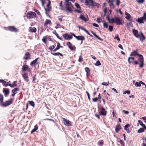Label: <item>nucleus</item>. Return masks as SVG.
<instances>
[{"label":"nucleus","mask_w":146,"mask_h":146,"mask_svg":"<svg viewBox=\"0 0 146 146\" xmlns=\"http://www.w3.org/2000/svg\"><path fill=\"white\" fill-rule=\"evenodd\" d=\"M61 46L60 43L59 42H58L57 43V45L56 48L58 49H59L60 48Z\"/></svg>","instance_id":"55"},{"label":"nucleus","mask_w":146,"mask_h":146,"mask_svg":"<svg viewBox=\"0 0 146 146\" xmlns=\"http://www.w3.org/2000/svg\"><path fill=\"white\" fill-rule=\"evenodd\" d=\"M9 86L11 88H13L14 87L16 86H17V81H14L13 82L12 84H9Z\"/></svg>","instance_id":"28"},{"label":"nucleus","mask_w":146,"mask_h":146,"mask_svg":"<svg viewBox=\"0 0 146 146\" xmlns=\"http://www.w3.org/2000/svg\"><path fill=\"white\" fill-rule=\"evenodd\" d=\"M98 98L97 97H96L95 98H93L92 100L94 102H96L98 101Z\"/></svg>","instance_id":"64"},{"label":"nucleus","mask_w":146,"mask_h":146,"mask_svg":"<svg viewBox=\"0 0 146 146\" xmlns=\"http://www.w3.org/2000/svg\"><path fill=\"white\" fill-rule=\"evenodd\" d=\"M120 142L121 145V146H124L125 143L123 142V141L120 140Z\"/></svg>","instance_id":"63"},{"label":"nucleus","mask_w":146,"mask_h":146,"mask_svg":"<svg viewBox=\"0 0 146 146\" xmlns=\"http://www.w3.org/2000/svg\"><path fill=\"white\" fill-rule=\"evenodd\" d=\"M146 20V13L145 12L143 14V17L138 18L136 21L139 23L141 24L144 23V21Z\"/></svg>","instance_id":"2"},{"label":"nucleus","mask_w":146,"mask_h":146,"mask_svg":"<svg viewBox=\"0 0 146 146\" xmlns=\"http://www.w3.org/2000/svg\"><path fill=\"white\" fill-rule=\"evenodd\" d=\"M91 32L92 33V34L98 39L99 40L101 41H102L103 40L102 38L99 37L98 35H96V33H94L93 31H92Z\"/></svg>","instance_id":"37"},{"label":"nucleus","mask_w":146,"mask_h":146,"mask_svg":"<svg viewBox=\"0 0 146 146\" xmlns=\"http://www.w3.org/2000/svg\"><path fill=\"white\" fill-rule=\"evenodd\" d=\"M3 92L5 93V96H7L9 93V89L7 90L4 89L3 90Z\"/></svg>","instance_id":"31"},{"label":"nucleus","mask_w":146,"mask_h":146,"mask_svg":"<svg viewBox=\"0 0 146 146\" xmlns=\"http://www.w3.org/2000/svg\"><path fill=\"white\" fill-rule=\"evenodd\" d=\"M51 23L52 22L51 20L46 19L44 23V27L46 28H47L48 27L47 26L49 24L50 25L51 24Z\"/></svg>","instance_id":"20"},{"label":"nucleus","mask_w":146,"mask_h":146,"mask_svg":"<svg viewBox=\"0 0 146 146\" xmlns=\"http://www.w3.org/2000/svg\"><path fill=\"white\" fill-rule=\"evenodd\" d=\"M92 3V7H94V8H99L100 6V5L99 4L96 3L93 1Z\"/></svg>","instance_id":"18"},{"label":"nucleus","mask_w":146,"mask_h":146,"mask_svg":"<svg viewBox=\"0 0 146 146\" xmlns=\"http://www.w3.org/2000/svg\"><path fill=\"white\" fill-rule=\"evenodd\" d=\"M34 11L35 12H36L38 15H41V14L40 13V12L38 10H37L35 9H34Z\"/></svg>","instance_id":"57"},{"label":"nucleus","mask_w":146,"mask_h":146,"mask_svg":"<svg viewBox=\"0 0 146 146\" xmlns=\"http://www.w3.org/2000/svg\"><path fill=\"white\" fill-rule=\"evenodd\" d=\"M55 46L54 45L50 46L49 47V49L50 51H52L55 48Z\"/></svg>","instance_id":"52"},{"label":"nucleus","mask_w":146,"mask_h":146,"mask_svg":"<svg viewBox=\"0 0 146 146\" xmlns=\"http://www.w3.org/2000/svg\"><path fill=\"white\" fill-rule=\"evenodd\" d=\"M62 36L66 40L71 39L73 38L72 35H69L68 33H66L63 34Z\"/></svg>","instance_id":"10"},{"label":"nucleus","mask_w":146,"mask_h":146,"mask_svg":"<svg viewBox=\"0 0 146 146\" xmlns=\"http://www.w3.org/2000/svg\"><path fill=\"white\" fill-rule=\"evenodd\" d=\"M66 44L71 50H73L74 48L72 46V44L70 42H68L66 43Z\"/></svg>","instance_id":"25"},{"label":"nucleus","mask_w":146,"mask_h":146,"mask_svg":"<svg viewBox=\"0 0 146 146\" xmlns=\"http://www.w3.org/2000/svg\"><path fill=\"white\" fill-rule=\"evenodd\" d=\"M79 28H81L82 29V30H83L84 31L87 33V34L88 35H89L91 37H93V36L92 35H91L90 34V33L87 30L83 28L82 27H79Z\"/></svg>","instance_id":"36"},{"label":"nucleus","mask_w":146,"mask_h":146,"mask_svg":"<svg viewBox=\"0 0 146 146\" xmlns=\"http://www.w3.org/2000/svg\"><path fill=\"white\" fill-rule=\"evenodd\" d=\"M133 32L134 36L137 38H138L140 36V35L139 34L138 31L137 30L133 29Z\"/></svg>","instance_id":"24"},{"label":"nucleus","mask_w":146,"mask_h":146,"mask_svg":"<svg viewBox=\"0 0 146 146\" xmlns=\"http://www.w3.org/2000/svg\"><path fill=\"white\" fill-rule=\"evenodd\" d=\"M79 18L82 20L86 22L87 21L86 19V17L82 15H81L79 17Z\"/></svg>","instance_id":"38"},{"label":"nucleus","mask_w":146,"mask_h":146,"mask_svg":"<svg viewBox=\"0 0 146 146\" xmlns=\"http://www.w3.org/2000/svg\"><path fill=\"white\" fill-rule=\"evenodd\" d=\"M42 41L45 43H46V42L47 41V37L46 36H44L42 39Z\"/></svg>","instance_id":"47"},{"label":"nucleus","mask_w":146,"mask_h":146,"mask_svg":"<svg viewBox=\"0 0 146 146\" xmlns=\"http://www.w3.org/2000/svg\"><path fill=\"white\" fill-rule=\"evenodd\" d=\"M70 33L72 35L74 36L78 40H85V37L83 36H76L74 33Z\"/></svg>","instance_id":"9"},{"label":"nucleus","mask_w":146,"mask_h":146,"mask_svg":"<svg viewBox=\"0 0 146 146\" xmlns=\"http://www.w3.org/2000/svg\"><path fill=\"white\" fill-rule=\"evenodd\" d=\"M55 27L56 29H57L58 28H61V26L60 24L57 23L56 24V26Z\"/></svg>","instance_id":"50"},{"label":"nucleus","mask_w":146,"mask_h":146,"mask_svg":"<svg viewBox=\"0 0 146 146\" xmlns=\"http://www.w3.org/2000/svg\"><path fill=\"white\" fill-rule=\"evenodd\" d=\"M130 125L127 124L125 125L124 127V129L128 133H130V131L128 127L130 126Z\"/></svg>","instance_id":"27"},{"label":"nucleus","mask_w":146,"mask_h":146,"mask_svg":"<svg viewBox=\"0 0 146 146\" xmlns=\"http://www.w3.org/2000/svg\"><path fill=\"white\" fill-rule=\"evenodd\" d=\"M138 122L139 123V124L141 125L143 127L145 126V125L144 124H143L142 122L141 121V120H139Z\"/></svg>","instance_id":"48"},{"label":"nucleus","mask_w":146,"mask_h":146,"mask_svg":"<svg viewBox=\"0 0 146 146\" xmlns=\"http://www.w3.org/2000/svg\"><path fill=\"white\" fill-rule=\"evenodd\" d=\"M115 1L114 0H111V1L110 3H109L110 7L111 9H114V5L113 3V2Z\"/></svg>","instance_id":"30"},{"label":"nucleus","mask_w":146,"mask_h":146,"mask_svg":"<svg viewBox=\"0 0 146 146\" xmlns=\"http://www.w3.org/2000/svg\"><path fill=\"white\" fill-rule=\"evenodd\" d=\"M135 85L136 87H140L141 86V84L139 82H136Z\"/></svg>","instance_id":"49"},{"label":"nucleus","mask_w":146,"mask_h":146,"mask_svg":"<svg viewBox=\"0 0 146 146\" xmlns=\"http://www.w3.org/2000/svg\"><path fill=\"white\" fill-rule=\"evenodd\" d=\"M62 119L65 125L67 126L71 125V122L70 121L64 118H63Z\"/></svg>","instance_id":"12"},{"label":"nucleus","mask_w":146,"mask_h":146,"mask_svg":"<svg viewBox=\"0 0 146 146\" xmlns=\"http://www.w3.org/2000/svg\"><path fill=\"white\" fill-rule=\"evenodd\" d=\"M96 66H98L101 65V64L99 60L97 61L95 64Z\"/></svg>","instance_id":"51"},{"label":"nucleus","mask_w":146,"mask_h":146,"mask_svg":"<svg viewBox=\"0 0 146 146\" xmlns=\"http://www.w3.org/2000/svg\"><path fill=\"white\" fill-rule=\"evenodd\" d=\"M144 131V129L143 128H141L138 129L137 132L138 133H141Z\"/></svg>","instance_id":"44"},{"label":"nucleus","mask_w":146,"mask_h":146,"mask_svg":"<svg viewBox=\"0 0 146 146\" xmlns=\"http://www.w3.org/2000/svg\"><path fill=\"white\" fill-rule=\"evenodd\" d=\"M103 26L104 28H108V23L106 21H103Z\"/></svg>","instance_id":"43"},{"label":"nucleus","mask_w":146,"mask_h":146,"mask_svg":"<svg viewBox=\"0 0 146 146\" xmlns=\"http://www.w3.org/2000/svg\"><path fill=\"white\" fill-rule=\"evenodd\" d=\"M75 6L77 8L80 9H81V7L79 4L77 3H76L75 4Z\"/></svg>","instance_id":"53"},{"label":"nucleus","mask_w":146,"mask_h":146,"mask_svg":"<svg viewBox=\"0 0 146 146\" xmlns=\"http://www.w3.org/2000/svg\"><path fill=\"white\" fill-rule=\"evenodd\" d=\"M138 60L140 62V63L139 64V67L140 68H142L144 66V59L143 56L139 54V55Z\"/></svg>","instance_id":"5"},{"label":"nucleus","mask_w":146,"mask_h":146,"mask_svg":"<svg viewBox=\"0 0 146 146\" xmlns=\"http://www.w3.org/2000/svg\"><path fill=\"white\" fill-rule=\"evenodd\" d=\"M123 94H129L130 93V92L129 90L124 91H123Z\"/></svg>","instance_id":"46"},{"label":"nucleus","mask_w":146,"mask_h":146,"mask_svg":"<svg viewBox=\"0 0 146 146\" xmlns=\"http://www.w3.org/2000/svg\"><path fill=\"white\" fill-rule=\"evenodd\" d=\"M22 76L25 81L27 82H28L29 81L27 73H25L23 74L22 75Z\"/></svg>","instance_id":"19"},{"label":"nucleus","mask_w":146,"mask_h":146,"mask_svg":"<svg viewBox=\"0 0 146 146\" xmlns=\"http://www.w3.org/2000/svg\"><path fill=\"white\" fill-rule=\"evenodd\" d=\"M50 1H49V2L47 4V8H50L51 9V7L50 6Z\"/></svg>","instance_id":"56"},{"label":"nucleus","mask_w":146,"mask_h":146,"mask_svg":"<svg viewBox=\"0 0 146 146\" xmlns=\"http://www.w3.org/2000/svg\"><path fill=\"white\" fill-rule=\"evenodd\" d=\"M107 82V83H106L105 82H104L102 83V85L106 86H108L109 82Z\"/></svg>","instance_id":"60"},{"label":"nucleus","mask_w":146,"mask_h":146,"mask_svg":"<svg viewBox=\"0 0 146 146\" xmlns=\"http://www.w3.org/2000/svg\"><path fill=\"white\" fill-rule=\"evenodd\" d=\"M107 18L110 23H115V18H112L111 19H110L109 17L108 16L107 17Z\"/></svg>","instance_id":"22"},{"label":"nucleus","mask_w":146,"mask_h":146,"mask_svg":"<svg viewBox=\"0 0 146 146\" xmlns=\"http://www.w3.org/2000/svg\"><path fill=\"white\" fill-rule=\"evenodd\" d=\"M29 104L33 107H34L35 106V104L34 102L33 101H29Z\"/></svg>","instance_id":"45"},{"label":"nucleus","mask_w":146,"mask_h":146,"mask_svg":"<svg viewBox=\"0 0 146 146\" xmlns=\"http://www.w3.org/2000/svg\"><path fill=\"white\" fill-rule=\"evenodd\" d=\"M141 36H139V38H140V40L142 42H143V40H145V37L143 35V33L141 32Z\"/></svg>","instance_id":"32"},{"label":"nucleus","mask_w":146,"mask_h":146,"mask_svg":"<svg viewBox=\"0 0 146 146\" xmlns=\"http://www.w3.org/2000/svg\"><path fill=\"white\" fill-rule=\"evenodd\" d=\"M3 96L1 94H0V102L1 104H3Z\"/></svg>","instance_id":"42"},{"label":"nucleus","mask_w":146,"mask_h":146,"mask_svg":"<svg viewBox=\"0 0 146 146\" xmlns=\"http://www.w3.org/2000/svg\"><path fill=\"white\" fill-rule=\"evenodd\" d=\"M93 0H85V5L87 6H92Z\"/></svg>","instance_id":"15"},{"label":"nucleus","mask_w":146,"mask_h":146,"mask_svg":"<svg viewBox=\"0 0 146 146\" xmlns=\"http://www.w3.org/2000/svg\"><path fill=\"white\" fill-rule=\"evenodd\" d=\"M19 90V89L18 88H15L12 90V96H15V94L17 93V91Z\"/></svg>","instance_id":"17"},{"label":"nucleus","mask_w":146,"mask_h":146,"mask_svg":"<svg viewBox=\"0 0 146 146\" xmlns=\"http://www.w3.org/2000/svg\"><path fill=\"white\" fill-rule=\"evenodd\" d=\"M114 39L117 40L118 41H119L120 40V39L119 37V35H117L114 38Z\"/></svg>","instance_id":"54"},{"label":"nucleus","mask_w":146,"mask_h":146,"mask_svg":"<svg viewBox=\"0 0 146 146\" xmlns=\"http://www.w3.org/2000/svg\"><path fill=\"white\" fill-rule=\"evenodd\" d=\"M53 33L55 34V35H56V36H57V37L60 39L61 40H62V37H60L58 34L56 33V31L55 30H54L53 32Z\"/></svg>","instance_id":"40"},{"label":"nucleus","mask_w":146,"mask_h":146,"mask_svg":"<svg viewBox=\"0 0 146 146\" xmlns=\"http://www.w3.org/2000/svg\"><path fill=\"white\" fill-rule=\"evenodd\" d=\"M122 21L119 18L117 17H115V23L117 25H122V23L121 22Z\"/></svg>","instance_id":"11"},{"label":"nucleus","mask_w":146,"mask_h":146,"mask_svg":"<svg viewBox=\"0 0 146 146\" xmlns=\"http://www.w3.org/2000/svg\"><path fill=\"white\" fill-rule=\"evenodd\" d=\"M13 99L11 98L9 100L6 101L5 103H4L3 102V104H2V105L5 107L8 106L13 104Z\"/></svg>","instance_id":"8"},{"label":"nucleus","mask_w":146,"mask_h":146,"mask_svg":"<svg viewBox=\"0 0 146 146\" xmlns=\"http://www.w3.org/2000/svg\"><path fill=\"white\" fill-rule=\"evenodd\" d=\"M39 58L38 57L34 60L32 61L30 63V65L31 66H35V65L38 64L37 61Z\"/></svg>","instance_id":"13"},{"label":"nucleus","mask_w":146,"mask_h":146,"mask_svg":"<svg viewBox=\"0 0 146 146\" xmlns=\"http://www.w3.org/2000/svg\"><path fill=\"white\" fill-rule=\"evenodd\" d=\"M51 53L54 56H58V55H60V56H63V54H61L59 52H55V53L51 52Z\"/></svg>","instance_id":"35"},{"label":"nucleus","mask_w":146,"mask_h":146,"mask_svg":"<svg viewBox=\"0 0 146 146\" xmlns=\"http://www.w3.org/2000/svg\"><path fill=\"white\" fill-rule=\"evenodd\" d=\"M135 58L133 57H129L128 59V61L129 64L132 63L133 65H137L139 64V62L137 61H134Z\"/></svg>","instance_id":"3"},{"label":"nucleus","mask_w":146,"mask_h":146,"mask_svg":"<svg viewBox=\"0 0 146 146\" xmlns=\"http://www.w3.org/2000/svg\"><path fill=\"white\" fill-rule=\"evenodd\" d=\"M36 13L33 11L28 12L27 14V17L29 19L34 18L36 17Z\"/></svg>","instance_id":"4"},{"label":"nucleus","mask_w":146,"mask_h":146,"mask_svg":"<svg viewBox=\"0 0 146 146\" xmlns=\"http://www.w3.org/2000/svg\"><path fill=\"white\" fill-rule=\"evenodd\" d=\"M0 82H2L3 85L5 86H7L9 85V84H8V82H6L3 80H0Z\"/></svg>","instance_id":"33"},{"label":"nucleus","mask_w":146,"mask_h":146,"mask_svg":"<svg viewBox=\"0 0 146 146\" xmlns=\"http://www.w3.org/2000/svg\"><path fill=\"white\" fill-rule=\"evenodd\" d=\"M36 75H35V76H34L33 77V80L32 81L33 82H35V81L36 80Z\"/></svg>","instance_id":"58"},{"label":"nucleus","mask_w":146,"mask_h":146,"mask_svg":"<svg viewBox=\"0 0 146 146\" xmlns=\"http://www.w3.org/2000/svg\"><path fill=\"white\" fill-rule=\"evenodd\" d=\"M99 110V113L100 115L105 116L106 115L107 111H106L105 109L103 106H101Z\"/></svg>","instance_id":"6"},{"label":"nucleus","mask_w":146,"mask_h":146,"mask_svg":"<svg viewBox=\"0 0 146 146\" xmlns=\"http://www.w3.org/2000/svg\"><path fill=\"white\" fill-rule=\"evenodd\" d=\"M51 9L50 8H45V10L46 11V15L48 16H49V13L51 11Z\"/></svg>","instance_id":"29"},{"label":"nucleus","mask_w":146,"mask_h":146,"mask_svg":"<svg viewBox=\"0 0 146 146\" xmlns=\"http://www.w3.org/2000/svg\"><path fill=\"white\" fill-rule=\"evenodd\" d=\"M129 22L127 23L126 24V25L128 28H130V26L133 27L131 20H129Z\"/></svg>","instance_id":"34"},{"label":"nucleus","mask_w":146,"mask_h":146,"mask_svg":"<svg viewBox=\"0 0 146 146\" xmlns=\"http://www.w3.org/2000/svg\"><path fill=\"white\" fill-rule=\"evenodd\" d=\"M122 127L120 124H117L116 125L115 128V131L117 133H118L119 131L121 129Z\"/></svg>","instance_id":"21"},{"label":"nucleus","mask_w":146,"mask_h":146,"mask_svg":"<svg viewBox=\"0 0 146 146\" xmlns=\"http://www.w3.org/2000/svg\"><path fill=\"white\" fill-rule=\"evenodd\" d=\"M86 72V76L88 77L90 75V70L89 68L86 67L85 68Z\"/></svg>","instance_id":"26"},{"label":"nucleus","mask_w":146,"mask_h":146,"mask_svg":"<svg viewBox=\"0 0 146 146\" xmlns=\"http://www.w3.org/2000/svg\"><path fill=\"white\" fill-rule=\"evenodd\" d=\"M31 55L29 52H27L25 53L23 58L27 60H29L31 59Z\"/></svg>","instance_id":"14"},{"label":"nucleus","mask_w":146,"mask_h":146,"mask_svg":"<svg viewBox=\"0 0 146 146\" xmlns=\"http://www.w3.org/2000/svg\"><path fill=\"white\" fill-rule=\"evenodd\" d=\"M97 19L98 23H100L102 21V20L100 18H97Z\"/></svg>","instance_id":"62"},{"label":"nucleus","mask_w":146,"mask_h":146,"mask_svg":"<svg viewBox=\"0 0 146 146\" xmlns=\"http://www.w3.org/2000/svg\"><path fill=\"white\" fill-rule=\"evenodd\" d=\"M75 0H65L64 4L66 6V9L67 11L69 13H71L72 12L73 9L72 7H73V6L72 5L71 2H74Z\"/></svg>","instance_id":"1"},{"label":"nucleus","mask_w":146,"mask_h":146,"mask_svg":"<svg viewBox=\"0 0 146 146\" xmlns=\"http://www.w3.org/2000/svg\"><path fill=\"white\" fill-rule=\"evenodd\" d=\"M109 30L111 32L113 30V27L112 26H111V25H110L109 26Z\"/></svg>","instance_id":"59"},{"label":"nucleus","mask_w":146,"mask_h":146,"mask_svg":"<svg viewBox=\"0 0 146 146\" xmlns=\"http://www.w3.org/2000/svg\"><path fill=\"white\" fill-rule=\"evenodd\" d=\"M138 53V50L137 49H136L133 52H132L131 54H130V56H138L139 55Z\"/></svg>","instance_id":"16"},{"label":"nucleus","mask_w":146,"mask_h":146,"mask_svg":"<svg viewBox=\"0 0 146 146\" xmlns=\"http://www.w3.org/2000/svg\"><path fill=\"white\" fill-rule=\"evenodd\" d=\"M125 14L126 15V16L125 17L126 19L127 20H130L131 17V16L130 14L128 13L127 12H126L125 13Z\"/></svg>","instance_id":"39"},{"label":"nucleus","mask_w":146,"mask_h":146,"mask_svg":"<svg viewBox=\"0 0 146 146\" xmlns=\"http://www.w3.org/2000/svg\"><path fill=\"white\" fill-rule=\"evenodd\" d=\"M30 30L32 32L35 33L36 32V29L35 27H30L29 28Z\"/></svg>","instance_id":"41"},{"label":"nucleus","mask_w":146,"mask_h":146,"mask_svg":"<svg viewBox=\"0 0 146 146\" xmlns=\"http://www.w3.org/2000/svg\"><path fill=\"white\" fill-rule=\"evenodd\" d=\"M7 28L11 32H17L18 31V30L14 26H9L7 27Z\"/></svg>","instance_id":"7"},{"label":"nucleus","mask_w":146,"mask_h":146,"mask_svg":"<svg viewBox=\"0 0 146 146\" xmlns=\"http://www.w3.org/2000/svg\"><path fill=\"white\" fill-rule=\"evenodd\" d=\"M29 68L28 65H24L22 68V70L23 72H25L27 71Z\"/></svg>","instance_id":"23"},{"label":"nucleus","mask_w":146,"mask_h":146,"mask_svg":"<svg viewBox=\"0 0 146 146\" xmlns=\"http://www.w3.org/2000/svg\"><path fill=\"white\" fill-rule=\"evenodd\" d=\"M83 60L82 57V56H80L78 60V61L80 62H81Z\"/></svg>","instance_id":"61"}]
</instances>
